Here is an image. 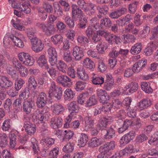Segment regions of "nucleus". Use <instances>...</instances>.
Segmentation results:
<instances>
[{
    "label": "nucleus",
    "instance_id": "f257e3e1",
    "mask_svg": "<svg viewBox=\"0 0 158 158\" xmlns=\"http://www.w3.org/2000/svg\"><path fill=\"white\" fill-rule=\"evenodd\" d=\"M49 109L48 107L44 108L41 113L38 110H36L32 116V120L34 122H40L44 123L49 119V114L48 113Z\"/></svg>",
    "mask_w": 158,
    "mask_h": 158
},
{
    "label": "nucleus",
    "instance_id": "f03ea898",
    "mask_svg": "<svg viewBox=\"0 0 158 158\" xmlns=\"http://www.w3.org/2000/svg\"><path fill=\"white\" fill-rule=\"evenodd\" d=\"M30 117L28 114L24 115L23 121L24 123L23 127L27 134L31 135L34 134L35 130V125L31 123L29 120Z\"/></svg>",
    "mask_w": 158,
    "mask_h": 158
},
{
    "label": "nucleus",
    "instance_id": "7ed1b4c3",
    "mask_svg": "<svg viewBox=\"0 0 158 158\" xmlns=\"http://www.w3.org/2000/svg\"><path fill=\"white\" fill-rule=\"evenodd\" d=\"M56 81L64 87H70L73 85V81L71 78L66 75L61 73L59 74L57 76Z\"/></svg>",
    "mask_w": 158,
    "mask_h": 158
},
{
    "label": "nucleus",
    "instance_id": "20e7f679",
    "mask_svg": "<svg viewBox=\"0 0 158 158\" xmlns=\"http://www.w3.org/2000/svg\"><path fill=\"white\" fill-rule=\"evenodd\" d=\"M19 60L26 65L31 66L34 64L35 61L33 57L28 54L20 52L18 54Z\"/></svg>",
    "mask_w": 158,
    "mask_h": 158
},
{
    "label": "nucleus",
    "instance_id": "39448f33",
    "mask_svg": "<svg viewBox=\"0 0 158 158\" xmlns=\"http://www.w3.org/2000/svg\"><path fill=\"white\" fill-rule=\"evenodd\" d=\"M27 2L20 3L16 2H12L11 5L13 8L18 9L19 10L23 11L25 14H29L31 10Z\"/></svg>",
    "mask_w": 158,
    "mask_h": 158
},
{
    "label": "nucleus",
    "instance_id": "423d86ee",
    "mask_svg": "<svg viewBox=\"0 0 158 158\" xmlns=\"http://www.w3.org/2000/svg\"><path fill=\"white\" fill-rule=\"evenodd\" d=\"M32 45L31 48L36 52L41 51L44 48V44L42 41L36 37H34L31 40Z\"/></svg>",
    "mask_w": 158,
    "mask_h": 158
},
{
    "label": "nucleus",
    "instance_id": "0eeeda50",
    "mask_svg": "<svg viewBox=\"0 0 158 158\" xmlns=\"http://www.w3.org/2000/svg\"><path fill=\"white\" fill-rule=\"evenodd\" d=\"M72 54L76 61H79L84 56V52L82 48L78 46L72 48Z\"/></svg>",
    "mask_w": 158,
    "mask_h": 158
},
{
    "label": "nucleus",
    "instance_id": "6e6552de",
    "mask_svg": "<svg viewBox=\"0 0 158 158\" xmlns=\"http://www.w3.org/2000/svg\"><path fill=\"white\" fill-rule=\"evenodd\" d=\"M135 136V132L131 131L125 134L119 140L120 144L122 146L125 145L132 140Z\"/></svg>",
    "mask_w": 158,
    "mask_h": 158
},
{
    "label": "nucleus",
    "instance_id": "1a4fd4ad",
    "mask_svg": "<svg viewBox=\"0 0 158 158\" xmlns=\"http://www.w3.org/2000/svg\"><path fill=\"white\" fill-rule=\"evenodd\" d=\"M55 140L54 139L51 138H48L46 139H43L40 140V143L43 144L44 145L43 152H45V154L44 156L48 154L49 151L47 147L49 148L54 143Z\"/></svg>",
    "mask_w": 158,
    "mask_h": 158
},
{
    "label": "nucleus",
    "instance_id": "9d476101",
    "mask_svg": "<svg viewBox=\"0 0 158 158\" xmlns=\"http://www.w3.org/2000/svg\"><path fill=\"white\" fill-rule=\"evenodd\" d=\"M62 119L60 116L52 118L50 121L51 127L54 129H57L61 127L62 125Z\"/></svg>",
    "mask_w": 158,
    "mask_h": 158
},
{
    "label": "nucleus",
    "instance_id": "9b49d317",
    "mask_svg": "<svg viewBox=\"0 0 158 158\" xmlns=\"http://www.w3.org/2000/svg\"><path fill=\"white\" fill-rule=\"evenodd\" d=\"M47 97L45 93L42 92L37 97L36 101L37 106L39 108H42L46 104Z\"/></svg>",
    "mask_w": 158,
    "mask_h": 158
},
{
    "label": "nucleus",
    "instance_id": "f8f14e48",
    "mask_svg": "<svg viewBox=\"0 0 158 158\" xmlns=\"http://www.w3.org/2000/svg\"><path fill=\"white\" fill-rule=\"evenodd\" d=\"M96 92L100 102L102 103H106L109 99L106 92L105 90L100 89H97Z\"/></svg>",
    "mask_w": 158,
    "mask_h": 158
},
{
    "label": "nucleus",
    "instance_id": "ddd939ff",
    "mask_svg": "<svg viewBox=\"0 0 158 158\" xmlns=\"http://www.w3.org/2000/svg\"><path fill=\"white\" fill-rule=\"evenodd\" d=\"M13 85V82L8 78L0 76V86L2 88L7 89L11 88Z\"/></svg>",
    "mask_w": 158,
    "mask_h": 158
},
{
    "label": "nucleus",
    "instance_id": "4468645a",
    "mask_svg": "<svg viewBox=\"0 0 158 158\" xmlns=\"http://www.w3.org/2000/svg\"><path fill=\"white\" fill-rule=\"evenodd\" d=\"M51 108L52 114L56 116L63 114L65 110L64 106L60 104H55L51 106Z\"/></svg>",
    "mask_w": 158,
    "mask_h": 158
},
{
    "label": "nucleus",
    "instance_id": "2eb2a0df",
    "mask_svg": "<svg viewBox=\"0 0 158 158\" xmlns=\"http://www.w3.org/2000/svg\"><path fill=\"white\" fill-rule=\"evenodd\" d=\"M34 106V101L31 99H28L24 101L23 103V110L27 114L31 112Z\"/></svg>",
    "mask_w": 158,
    "mask_h": 158
},
{
    "label": "nucleus",
    "instance_id": "dca6fc26",
    "mask_svg": "<svg viewBox=\"0 0 158 158\" xmlns=\"http://www.w3.org/2000/svg\"><path fill=\"white\" fill-rule=\"evenodd\" d=\"M147 64V60L145 59H142L139 60L138 62L135 64L132 69L135 73H138L141 71Z\"/></svg>",
    "mask_w": 158,
    "mask_h": 158
},
{
    "label": "nucleus",
    "instance_id": "f3484780",
    "mask_svg": "<svg viewBox=\"0 0 158 158\" xmlns=\"http://www.w3.org/2000/svg\"><path fill=\"white\" fill-rule=\"evenodd\" d=\"M127 10L125 8H119L110 13L109 15V17L113 19H117L125 14L127 12Z\"/></svg>",
    "mask_w": 158,
    "mask_h": 158
},
{
    "label": "nucleus",
    "instance_id": "a211bd4d",
    "mask_svg": "<svg viewBox=\"0 0 158 158\" xmlns=\"http://www.w3.org/2000/svg\"><path fill=\"white\" fill-rule=\"evenodd\" d=\"M77 74L78 79L86 81L89 79L88 74L86 72L84 69L82 67L77 68Z\"/></svg>",
    "mask_w": 158,
    "mask_h": 158
},
{
    "label": "nucleus",
    "instance_id": "6ab92c4d",
    "mask_svg": "<svg viewBox=\"0 0 158 158\" xmlns=\"http://www.w3.org/2000/svg\"><path fill=\"white\" fill-rule=\"evenodd\" d=\"M106 36V40L110 44H113V43H115L117 44L121 43L120 37L113 34L108 32Z\"/></svg>",
    "mask_w": 158,
    "mask_h": 158
},
{
    "label": "nucleus",
    "instance_id": "aec40b11",
    "mask_svg": "<svg viewBox=\"0 0 158 158\" xmlns=\"http://www.w3.org/2000/svg\"><path fill=\"white\" fill-rule=\"evenodd\" d=\"M104 138L105 139H111L115 136V131L112 127L103 131Z\"/></svg>",
    "mask_w": 158,
    "mask_h": 158
},
{
    "label": "nucleus",
    "instance_id": "412c9836",
    "mask_svg": "<svg viewBox=\"0 0 158 158\" xmlns=\"http://www.w3.org/2000/svg\"><path fill=\"white\" fill-rule=\"evenodd\" d=\"M38 65L41 67L45 69H48L49 65L48 63L46 56L44 55H41L38 57L37 61Z\"/></svg>",
    "mask_w": 158,
    "mask_h": 158
},
{
    "label": "nucleus",
    "instance_id": "4be33fe9",
    "mask_svg": "<svg viewBox=\"0 0 158 158\" xmlns=\"http://www.w3.org/2000/svg\"><path fill=\"white\" fill-rule=\"evenodd\" d=\"M56 30L54 25L52 24H48L44 29L43 32L48 36H50L54 34Z\"/></svg>",
    "mask_w": 158,
    "mask_h": 158
},
{
    "label": "nucleus",
    "instance_id": "5701e85b",
    "mask_svg": "<svg viewBox=\"0 0 158 158\" xmlns=\"http://www.w3.org/2000/svg\"><path fill=\"white\" fill-rule=\"evenodd\" d=\"M151 105L150 100L148 98H144L138 103V106L141 110L147 108Z\"/></svg>",
    "mask_w": 158,
    "mask_h": 158
},
{
    "label": "nucleus",
    "instance_id": "b1692460",
    "mask_svg": "<svg viewBox=\"0 0 158 158\" xmlns=\"http://www.w3.org/2000/svg\"><path fill=\"white\" fill-rule=\"evenodd\" d=\"M8 38L11 40L15 46L21 48L24 47V44L21 40L13 35H9Z\"/></svg>",
    "mask_w": 158,
    "mask_h": 158
},
{
    "label": "nucleus",
    "instance_id": "393cba45",
    "mask_svg": "<svg viewBox=\"0 0 158 158\" xmlns=\"http://www.w3.org/2000/svg\"><path fill=\"white\" fill-rule=\"evenodd\" d=\"M138 88V84L135 82H132L127 85L125 87L126 90L128 89V91L129 93H133L136 92Z\"/></svg>",
    "mask_w": 158,
    "mask_h": 158
},
{
    "label": "nucleus",
    "instance_id": "a878e982",
    "mask_svg": "<svg viewBox=\"0 0 158 158\" xmlns=\"http://www.w3.org/2000/svg\"><path fill=\"white\" fill-rule=\"evenodd\" d=\"M51 40L55 45H60L63 41V37L60 34H58L52 36Z\"/></svg>",
    "mask_w": 158,
    "mask_h": 158
},
{
    "label": "nucleus",
    "instance_id": "bb28decb",
    "mask_svg": "<svg viewBox=\"0 0 158 158\" xmlns=\"http://www.w3.org/2000/svg\"><path fill=\"white\" fill-rule=\"evenodd\" d=\"M112 25V22L109 18H104L101 20L100 22V27L102 28L105 27L109 28Z\"/></svg>",
    "mask_w": 158,
    "mask_h": 158
},
{
    "label": "nucleus",
    "instance_id": "cd10ccee",
    "mask_svg": "<svg viewBox=\"0 0 158 158\" xmlns=\"http://www.w3.org/2000/svg\"><path fill=\"white\" fill-rule=\"evenodd\" d=\"M72 15L73 19H75L77 15L79 16L82 14L81 9L76 4H73L72 6Z\"/></svg>",
    "mask_w": 158,
    "mask_h": 158
},
{
    "label": "nucleus",
    "instance_id": "c85d7f7f",
    "mask_svg": "<svg viewBox=\"0 0 158 158\" xmlns=\"http://www.w3.org/2000/svg\"><path fill=\"white\" fill-rule=\"evenodd\" d=\"M68 108L71 114L78 112L79 107L76 101L71 102L68 104Z\"/></svg>",
    "mask_w": 158,
    "mask_h": 158
},
{
    "label": "nucleus",
    "instance_id": "c756f323",
    "mask_svg": "<svg viewBox=\"0 0 158 158\" xmlns=\"http://www.w3.org/2000/svg\"><path fill=\"white\" fill-rule=\"evenodd\" d=\"M142 48V44L140 43H138L131 47L130 52L133 55H137L140 52Z\"/></svg>",
    "mask_w": 158,
    "mask_h": 158
},
{
    "label": "nucleus",
    "instance_id": "7c9ffc66",
    "mask_svg": "<svg viewBox=\"0 0 158 158\" xmlns=\"http://www.w3.org/2000/svg\"><path fill=\"white\" fill-rule=\"evenodd\" d=\"M79 138L78 139V145L81 147L85 146L87 143L88 138L86 135L85 134H79Z\"/></svg>",
    "mask_w": 158,
    "mask_h": 158
},
{
    "label": "nucleus",
    "instance_id": "2f4dec72",
    "mask_svg": "<svg viewBox=\"0 0 158 158\" xmlns=\"http://www.w3.org/2000/svg\"><path fill=\"white\" fill-rule=\"evenodd\" d=\"M85 130L88 131L92 128L94 126V120L90 116H86L85 118Z\"/></svg>",
    "mask_w": 158,
    "mask_h": 158
},
{
    "label": "nucleus",
    "instance_id": "473e14b6",
    "mask_svg": "<svg viewBox=\"0 0 158 158\" xmlns=\"http://www.w3.org/2000/svg\"><path fill=\"white\" fill-rule=\"evenodd\" d=\"M75 95V93L71 89H67L64 92V98L65 100L70 101L73 98Z\"/></svg>",
    "mask_w": 158,
    "mask_h": 158
},
{
    "label": "nucleus",
    "instance_id": "72a5a7b5",
    "mask_svg": "<svg viewBox=\"0 0 158 158\" xmlns=\"http://www.w3.org/2000/svg\"><path fill=\"white\" fill-rule=\"evenodd\" d=\"M92 81L93 83L95 85H101L104 82V78L101 77H99L94 73H92Z\"/></svg>",
    "mask_w": 158,
    "mask_h": 158
},
{
    "label": "nucleus",
    "instance_id": "f704fd0d",
    "mask_svg": "<svg viewBox=\"0 0 158 158\" xmlns=\"http://www.w3.org/2000/svg\"><path fill=\"white\" fill-rule=\"evenodd\" d=\"M56 65L57 69L59 71L63 73H66L68 66L67 64L63 61L59 60Z\"/></svg>",
    "mask_w": 158,
    "mask_h": 158
},
{
    "label": "nucleus",
    "instance_id": "c9c22d12",
    "mask_svg": "<svg viewBox=\"0 0 158 158\" xmlns=\"http://www.w3.org/2000/svg\"><path fill=\"white\" fill-rule=\"evenodd\" d=\"M61 89V87H59L56 90L49 94V97L53 98H55L57 100L60 99L62 96Z\"/></svg>",
    "mask_w": 158,
    "mask_h": 158
},
{
    "label": "nucleus",
    "instance_id": "e433bc0d",
    "mask_svg": "<svg viewBox=\"0 0 158 158\" xmlns=\"http://www.w3.org/2000/svg\"><path fill=\"white\" fill-rule=\"evenodd\" d=\"M83 65L85 67L90 69H93L94 67V62L89 58L84 60Z\"/></svg>",
    "mask_w": 158,
    "mask_h": 158
},
{
    "label": "nucleus",
    "instance_id": "4c0bfd02",
    "mask_svg": "<svg viewBox=\"0 0 158 158\" xmlns=\"http://www.w3.org/2000/svg\"><path fill=\"white\" fill-rule=\"evenodd\" d=\"M28 85L27 88H29L33 90H35L37 86V83L33 76H30L28 80Z\"/></svg>",
    "mask_w": 158,
    "mask_h": 158
},
{
    "label": "nucleus",
    "instance_id": "58836bf2",
    "mask_svg": "<svg viewBox=\"0 0 158 158\" xmlns=\"http://www.w3.org/2000/svg\"><path fill=\"white\" fill-rule=\"evenodd\" d=\"M73 135L74 133L73 131L69 130L64 131L62 134L63 140H69L72 138Z\"/></svg>",
    "mask_w": 158,
    "mask_h": 158
},
{
    "label": "nucleus",
    "instance_id": "ea45409f",
    "mask_svg": "<svg viewBox=\"0 0 158 158\" xmlns=\"http://www.w3.org/2000/svg\"><path fill=\"white\" fill-rule=\"evenodd\" d=\"M142 89L147 93H150L152 91V89L151 87L149 82H143L141 83Z\"/></svg>",
    "mask_w": 158,
    "mask_h": 158
},
{
    "label": "nucleus",
    "instance_id": "a19ab883",
    "mask_svg": "<svg viewBox=\"0 0 158 158\" xmlns=\"http://www.w3.org/2000/svg\"><path fill=\"white\" fill-rule=\"evenodd\" d=\"M8 138L5 134H0V147H4L7 144Z\"/></svg>",
    "mask_w": 158,
    "mask_h": 158
},
{
    "label": "nucleus",
    "instance_id": "79ce46f5",
    "mask_svg": "<svg viewBox=\"0 0 158 158\" xmlns=\"http://www.w3.org/2000/svg\"><path fill=\"white\" fill-rule=\"evenodd\" d=\"M63 60L68 63H70L73 61V58L69 51L64 52L63 56Z\"/></svg>",
    "mask_w": 158,
    "mask_h": 158
},
{
    "label": "nucleus",
    "instance_id": "37998d69",
    "mask_svg": "<svg viewBox=\"0 0 158 158\" xmlns=\"http://www.w3.org/2000/svg\"><path fill=\"white\" fill-rule=\"evenodd\" d=\"M78 43L81 45H84L85 44L88 43L89 41L87 38L83 35H79L77 38Z\"/></svg>",
    "mask_w": 158,
    "mask_h": 158
},
{
    "label": "nucleus",
    "instance_id": "c03bdc74",
    "mask_svg": "<svg viewBox=\"0 0 158 158\" xmlns=\"http://www.w3.org/2000/svg\"><path fill=\"white\" fill-rule=\"evenodd\" d=\"M86 83L81 81H78L76 84V90L77 91H81L85 88L86 86Z\"/></svg>",
    "mask_w": 158,
    "mask_h": 158
},
{
    "label": "nucleus",
    "instance_id": "a18cd8bd",
    "mask_svg": "<svg viewBox=\"0 0 158 158\" xmlns=\"http://www.w3.org/2000/svg\"><path fill=\"white\" fill-rule=\"evenodd\" d=\"M107 48V44L104 42H100L97 46V48L99 53H103Z\"/></svg>",
    "mask_w": 158,
    "mask_h": 158
},
{
    "label": "nucleus",
    "instance_id": "49530a36",
    "mask_svg": "<svg viewBox=\"0 0 158 158\" xmlns=\"http://www.w3.org/2000/svg\"><path fill=\"white\" fill-rule=\"evenodd\" d=\"M139 3L137 1H133L129 5V13L131 14H134L136 11L137 6Z\"/></svg>",
    "mask_w": 158,
    "mask_h": 158
},
{
    "label": "nucleus",
    "instance_id": "de8ad7c7",
    "mask_svg": "<svg viewBox=\"0 0 158 158\" xmlns=\"http://www.w3.org/2000/svg\"><path fill=\"white\" fill-rule=\"evenodd\" d=\"M29 88H26L19 95V97L25 100L27 99L29 95Z\"/></svg>",
    "mask_w": 158,
    "mask_h": 158
},
{
    "label": "nucleus",
    "instance_id": "09e8293b",
    "mask_svg": "<svg viewBox=\"0 0 158 158\" xmlns=\"http://www.w3.org/2000/svg\"><path fill=\"white\" fill-rule=\"evenodd\" d=\"M10 145L9 147L11 149L14 148L16 145V136L14 134H11L10 136Z\"/></svg>",
    "mask_w": 158,
    "mask_h": 158
},
{
    "label": "nucleus",
    "instance_id": "8fccbe9b",
    "mask_svg": "<svg viewBox=\"0 0 158 158\" xmlns=\"http://www.w3.org/2000/svg\"><path fill=\"white\" fill-rule=\"evenodd\" d=\"M63 151L68 153L72 152L74 150L73 144V143H69L64 147Z\"/></svg>",
    "mask_w": 158,
    "mask_h": 158
},
{
    "label": "nucleus",
    "instance_id": "3c124183",
    "mask_svg": "<svg viewBox=\"0 0 158 158\" xmlns=\"http://www.w3.org/2000/svg\"><path fill=\"white\" fill-rule=\"evenodd\" d=\"M46 69L47 70L50 76L52 78L56 77L57 75H58L59 74H60L59 72L55 68L50 69L49 65L48 66V69Z\"/></svg>",
    "mask_w": 158,
    "mask_h": 158
},
{
    "label": "nucleus",
    "instance_id": "603ef678",
    "mask_svg": "<svg viewBox=\"0 0 158 158\" xmlns=\"http://www.w3.org/2000/svg\"><path fill=\"white\" fill-rule=\"evenodd\" d=\"M134 73L133 69L128 68L124 70L123 76L126 78H129L133 76Z\"/></svg>",
    "mask_w": 158,
    "mask_h": 158
},
{
    "label": "nucleus",
    "instance_id": "864d4df0",
    "mask_svg": "<svg viewBox=\"0 0 158 158\" xmlns=\"http://www.w3.org/2000/svg\"><path fill=\"white\" fill-rule=\"evenodd\" d=\"M25 83V81L21 78L15 81V88L16 90L19 91L23 86Z\"/></svg>",
    "mask_w": 158,
    "mask_h": 158
},
{
    "label": "nucleus",
    "instance_id": "5fc2aeb1",
    "mask_svg": "<svg viewBox=\"0 0 158 158\" xmlns=\"http://www.w3.org/2000/svg\"><path fill=\"white\" fill-rule=\"evenodd\" d=\"M140 15L138 13H136L134 17L133 22L135 26L136 27H139L143 23L142 21L140 19Z\"/></svg>",
    "mask_w": 158,
    "mask_h": 158
},
{
    "label": "nucleus",
    "instance_id": "6e6d98bb",
    "mask_svg": "<svg viewBox=\"0 0 158 158\" xmlns=\"http://www.w3.org/2000/svg\"><path fill=\"white\" fill-rule=\"evenodd\" d=\"M43 8L47 12L50 13L52 12L53 8L51 6L48 2H44L42 4Z\"/></svg>",
    "mask_w": 158,
    "mask_h": 158
},
{
    "label": "nucleus",
    "instance_id": "4d7b16f0",
    "mask_svg": "<svg viewBox=\"0 0 158 158\" xmlns=\"http://www.w3.org/2000/svg\"><path fill=\"white\" fill-rule=\"evenodd\" d=\"M148 139L147 136L144 134H142L138 135L136 138L135 141L138 143H140Z\"/></svg>",
    "mask_w": 158,
    "mask_h": 158
},
{
    "label": "nucleus",
    "instance_id": "13d9d810",
    "mask_svg": "<svg viewBox=\"0 0 158 158\" xmlns=\"http://www.w3.org/2000/svg\"><path fill=\"white\" fill-rule=\"evenodd\" d=\"M11 23H12L13 26L16 29H18L19 31H22L24 30V27L23 26L19 23L20 21L19 20H17L16 21L14 22V20L12 19L11 21Z\"/></svg>",
    "mask_w": 158,
    "mask_h": 158
},
{
    "label": "nucleus",
    "instance_id": "bf43d9fd",
    "mask_svg": "<svg viewBox=\"0 0 158 158\" xmlns=\"http://www.w3.org/2000/svg\"><path fill=\"white\" fill-rule=\"evenodd\" d=\"M59 150L58 148H55L50 151L49 153V158H57L59 153Z\"/></svg>",
    "mask_w": 158,
    "mask_h": 158
},
{
    "label": "nucleus",
    "instance_id": "052dcab7",
    "mask_svg": "<svg viewBox=\"0 0 158 158\" xmlns=\"http://www.w3.org/2000/svg\"><path fill=\"white\" fill-rule=\"evenodd\" d=\"M114 84L113 80H111V81H107L104 84L103 88L106 90H110L112 88Z\"/></svg>",
    "mask_w": 158,
    "mask_h": 158
},
{
    "label": "nucleus",
    "instance_id": "680f3d73",
    "mask_svg": "<svg viewBox=\"0 0 158 158\" xmlns=\"http://www.w3.org/2000/svg\"><path fill=\"white\" fill-rule=\"evenodd\" d=\"M97 100L96 97L93 95L90 97L89 99L87 101L86 105L87 106H90L95 105L97 103Z\"/></svg>",
    "mask_w": 158,
    "mask_h": 158
},
{
    "label": "nucleus",
    "instance_id": "e2e57ef3",
    "mask_svg": "<svg viewBox=\"0 0 158 158\" xmlns=\"http://www.w3.org/2000/svg\"><path fill=\"white\" fill-rule=\"evenodd\" d=\"M31 147L35 153H37L39 151L38 145L37 144V141L34 138L31 139Z\"/></svg>",
    "mask_w": 158,
    "mask_h": 158
},
{
    "label": "nucleus",
    "instance_id": "0e129e2a",
    "mask_svg": "<svg viewBox=\"0 0 158 158\" xmlns=\"http://www.w3.org/2000/svg\"><path fill=\"white\" fill-rule=\"evenodd\" d=\"M48 57L57 56V53L56 49L52 47H50L47 50Z\"/></svg>",
    "mask_w": 158,
    "mask_h": 158
},
{
    "label": "nucleus",
    "instance_id": "69168bd1",
    "mask_svg": "<svg viewBox=\"0 0 158 158\" xmlns=\"http://www.w3.org/2000/svg\"><path fill=\"white\" fill-rule=\"evenodd\" d=\"M98 142L99 140L97 138H93L89 141V146L92 148L96 147L99 145Z\"/></svg>",
    "mask_w": 158,
    "mask_h": 158
},
{
    "label": "nucleus",
    "instance_id": "338daca9",
    "mask_svg": "<svg viewBox=\"0 0 158 158\" xmlns=\"http://www.w3.org/2000/svg\"><path fill=\"white\" fill-rule=\"evenodd\" d=\"M10 119H8L4 121L2 126V129L3 131H7L9 129L10 127Z\"/></svg>",
    "mask_w": 158,
    "mask_h": 158
},
{
    "label": "nucleus",
    "instance_id": "774afa93",
    "mask_svg": "<svg viewBox=\"0 0 158 158\" xmlns=\"http://www.w3.org/2000/svg\"><path fill=\"white\" fill-rule=\"evenodd\" d=\"M110 121V120L106 118L101 119L98 123V125L101 127H106L107 123Z\"/></svg>",
    "mask_w": 158,
    "mask_h": 158
}]
</instances>
